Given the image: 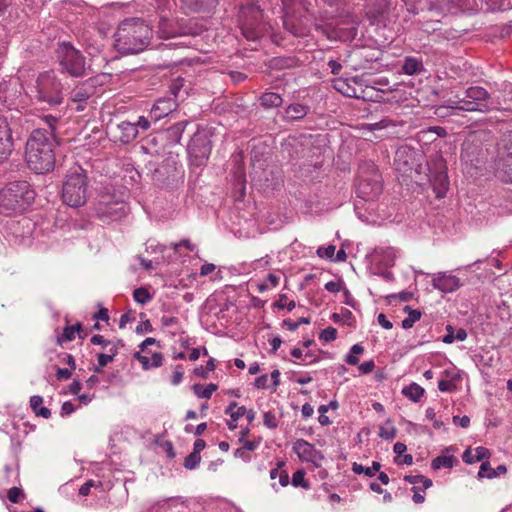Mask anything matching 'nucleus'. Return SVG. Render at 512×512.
I'll use <instances>...</instances> for the list:
<instances>
[{
	"label": "nucleus",
	"mask_w": 512,
	"mask_h": 512,
	"mask_svg": "<svg viewBox=\"0 0 512 512\" xmlns=\"http://www.w3.org/2000/svg\"><path fill=\"white\" fill-rule=\"evenodd\" d=\"M283 5L284 28L296 37L307 36L313 14L310 12L311 0H281Z\"/></svg>",
	"instance_id": "obj_3"
},
{
	"label": "nucleus",
	"mask_w": 512,
	"mask_h": 512,
	"mask_svg": "<svg viewBox=\"0 0 512 512\" xmlns=\"http://www.w3.org/2000/svg\"><path fill=\"white\" fill-rule=\"evenodd\" d=\"M197 30L189 25L171 20L162 14L158 23V35L160 38H174L182 35H195Z\"/></svg>",
	"instance_id": "obj_14"
},
{
	"label": "nucleus",
	"mask_w": 512,
	"mask_h": 512,
	"mask_svg": "<svg viewBox=\"0 0 512 512\" xmlns=\"http://www.w3.org/2000/svg\"><path fill=\"white\" fill-rule=\"evenodd\" d=\"M374 368H375V363L373 360L365 361L359 365V371L362 374H369L374 370Z\"/></svg>",
	"instance_id": "obj_61"
},
{
	"label": "nucleus",
	"mask_w": 512,
	"mask_h": 512,
	"mask_svg": "<svg viewBox=\"0 0 512 512\" xmlns=\"http://www.w3.org/2000/svg\"><path fill=\"white\" fill-rule=\"evenodd\" d=\"M82 329V326L80 323H77L73 326H66L63 330V333L61 336L57 338V342L59 344H62L64 342H69L75 339V333L80 332Z\"/></svg>",
	"instance_id": "obj_38"
},
{
	"label": "nucleus",
	"mask_w": 512,
	"mask_h": 512,
	"mask_svg": "<svg viewBox=\"0 0 512 512\" xmlns=\"http://www.w3.org/2000/svg\"><path fill=\"white\" fill-rule=\"evenodd\" d=\"M178 104L171 97H162L156 100L150 111V117L156 122L176 110Z\"/></svg>",
	"instance_id": "obj_18"
},
{
	"label": "nucleus",
	"mask_w": 512,
	"mask_h": 512,
	"mask_svg": "<svg viewBox=\"0 0 512 512\" xmlns=\"http://www.w3.org/2000/svg\"><path fill=\"white\" fill-rule=\"evenodd\" d=\"M128 205L122 199H116L109 193L100 195L96 215L104 223L121 220L128 213Z\"/></svg>",
	"instance_id": "obj_10"
},
{
	"label": "nucleus",
	"mask_w": 512,
	"mask_h": 512,
	"mask_svg": "<svg viewBox=\"0 0 512 512\" xmlns=\"http://www.w3.org/2000/svg\"><path fill=\"white\" fill-rule=\"evenodd\" d=\"M308 113V107L299 103L289 105L285 110V117L288 120H300Z\"/></svg>",
	"instance_id": "obj_27"
},
{
	"label": "nucleus",
	"mask_w": 512,
	"mask_h": 512,
	"mask_svg": "<svg viewBox=\"0 0 512 512\" xmlns=\"http://www.w3.org/2000/svg\"><path fill=\"white\" fill-rule=\"evenodd\" d=\"M402 394L411 401L418 402L424 395V389L417 383H411L402 389Z\"/></svg>",
	"instance_id": "obj_31"
},
{
	"label": "nucleus",
	"mask_w": 512,
	"mask_h": 512,
	"mask_svg": "<svg viewBox=\"0 0 512 512\" xmlns=\"http://www.w3.org/2000/svg\"><path fill=\"white\" fill-rule=\"evenodd\" d=\"M352 471L358 475L365 474L368 477H373V471H371L370 467H364L356 462L352 465Z\"/></svg>",
	"instance_id": "obj_56"
},
{
	"label": "nucleus",
	"mask_w": 512,
	"mask_h": 512,
	"mask_svg": "<svg viewBox=\"0 0 512 512\" xmlns=\"http://www.w3.org/2000/svg\"><path fill=\"white\" fill-rule=\"evenodd\" d=\"M432 286L443 293H452L461 286V283L457 276L440 272L433 277Z\"/></svg>",
	"instance_id": "obj_16"
},
{
	"label": "nucleus",
	"mask_w": 512,
	"mask_h": 512,
	"mask_svg": "<svg viewBox=\"0 0 512 512\" xmlns=\"http://www.w3.org/2000/svg\"><path fill=\"white\" fill-rule=\"evenodd\" d=\"M466 0H433L431 1V9L450 10L452 5L463 4Z\"/></svg>",
	"instance_id": "obj_42"
},
{
	"label": "nucleus",
	"mask_w": 512,
	"mask_h": 512,
	"mask_svg": "<svg viewBox=\"0 0 512 512\" xmlns=\"http://www.w3.org/2000/svg\"><path fill=\"white\" fill-rule=\"evenodd\" d=\"M497 171L506 182H512V131L504 133L498 143Z\"/></svg>",
	"instance_id": "obj_11"
},
{
	"label": "nucleus",
	"mask_w": 512,
	"mask_h": 512,
	"mask_svg": "<svg viewBox=\"0 0 512 512\" xmlns=\"http://www.w3.org/2000/svg\"><path fill=\"white\" fill-rule=\"evenodd\" d=\"M187 125H188V121H180V122L174 124L172 127H170L169 133L174 138V140L176 142L180 141V138H181Z\"/></svg>",
	"instance_id": "obj_43"
},
{
	"label": "nucleus",
	"mask_w": 512,
	"mask_h": 512,
	"mask_svg": "<svg viewBox=\"0 0 512 512\" xmlns=\"http://www.w3.org/2000/svg\"><path fill=\"white\" fill-rule=\"evenodd\" d=\"M112 361L113 355H108L105 353L98 354V366L94 368V371L98 373L101 372V369Z\"/></svg>",
	"instance_id": "obj_53"
},
{
	"label": "nucleus",
	"mask_w": 512,
	"mask_h": 512,
	"mask_svg": "<svg viewBox=\"0 0 512 512\" xmlns=\"http://www.w3.org/2000/svg\"><path fill=\"white\" fill-rule=\"evenodd\" d=\"M133 298H134L135 302H137L141 305H145L152 299V295L149 293V291L146 288L139 287L134 290Z\"/></svg>",
	"instance_id": "obj_41"
},
{
	"label": "nucleus",
	"mask_w": 512,
	"mask_h": 512,
	"mask_svg": "<svg viewBox=\"0 0 512 512\" xmlns=\"http://www.w3.org/2000/svg\"><path fill=\"white\" fill-rule=\"evenodd\" d=\"M35 199V191L27 181H14L0 191V212L11 214L26 210Z\"/></svg>",
	"instance_id": "obj_4"
},
{
	"label": "nucleus",
	"mask_w": 512,
	"mask_h": 512,
	"mask_svg": "<svg viewBox=\"0 0 512 512\" xmlns=\"http://www.w3.org/2000/svg\"><path fill=\"white\" fill-rule=\"evenodd\" d=\"M470 454V450H466L463 454V460L466 463L472 464L478 461H482L490 456V452L485 447H477L475 449V454L473 455L472 459H468V455Z\"/></svg>",
	"instance_id": "obj_36"
},
{
	"label": "nucleus",
	"mask_w": 512,
	"mask_h": 512,
	"mask_svg": "<svg viewBox=\"0 0 512 512\" xmlns=\"http://www.w3.org/2000/svg\"><path fill=\"white\" fill-rule=\"evenodd\" d=\"M57 58L62 71L72 77L86 75V61L83 54L68 42H62L57 48Z\"/></svg>",
	"instance_id": "obj_7"
},
{
	"label": "nucleus",
	"mask_w": 512,
	"mask_h": 512,
	"mask_svg": "<svg viewBox=\"0 0 512 512\" xmlns=\"http://www.w3.org/2000/svg\"><path fill=\"white\" fill-rule=\"evenodd\" d=\"M217 388L218 386L214 383H210L206 387H203L201 384H194L192 387L195 395L203 399H210Z\"/></svg>",
	"instance_id": "obj_35"
},
{
	"label": "nucleus",
	"mask_w": 512,
	"mask_h": 512,
	"mask_svg": "<svg viewBox=\"0 0 512 512\" xmlns=\"http://www.w3.org/2000/svg\"><path fill=\"white\" fill-rule=\"evenodd\" d=\"M293 451L297 454L300 460L316 463L322 458L319 451L315 447L304 439H298L293 444Z\"/></svg>",
	"instance_id": "obj_17"
},
{
	"label": "nucleus",
	"mask_w": 512,
	"mask_h": 512,
	"mask_svg": "<svg viewBox=\"0 0 512 512\" xmlns=\"http://www.w3.org/2000/svg\"><path fill=\"white\" fill-rule=\"evenodd\" d=\"M392 4L391 0H380L375 8L368 7L366 15L371 20V23H375L379 18L390 8Z\"/></svg>",
	"instance_id": "obj_26"
},
{
	"label": "nucleus",
	"mask_w": 512,
	"mask_h": 512,
	"mask_svg": "<svg viewBox=\"0 0 512 512\" xmlns=\"http://www.w3.org/2000/svg\"><path fill=\"white\" fill-rule=\"evenodd\" d=\"M43 398L39 395H34L30 398V406L33 412L40 417L48 419L51 417V411L47 407L42 406Z\"/></svg>",
	"instance_id": "obj_28"
},
{
	"label": "nucleus",
	"mask_w": 512,
	"mask_h": 512,
	"mask_svg": "<svg viewBox=\"0 0 512 512\" xmlns=\"http://www.w3.org/2000/svg\"><path fill=\"white\" fill-rule=\"evenodd\" d=\"M382 192V186L377 179H360L357 185V194L366 201L376 199Z\"/></svg>",
	"instance_id": "obj_19"
},
{
	"label": "nucleus",
	"mask_w": 512,
	"mask_h": 512,
	"mask_svg": "<svg viewBox=\"0 0 512 512\" xmlns=\"http://www.w3.org/2000/svg\"><path fill=\"white\" fill-rule=\"evenodd\" d=\"M402 2L407 7L408 12L412 14H417L419 10L423 9V7H421L422 0H402Z\"/></svg>",
	"instance_id": "obj_51"
},
{
	"label": "nucleus",
	"mask_w": 512,
	"mask_h": 512,
	"mask_svg": "<svg viewBox=\"0 0 512 512\" xmlns=\"http://www.w3.org/2000/svg\"><path fill=\"white\" fill-rule=\"evenodd\" d=\"M486 133L482 132H472L465 139L462 144L461 150V159L466 162H478L480 156L484 154L482 141Z\"/></svg>",
	"instance_id": "obj_13"
},
{
	"label": "nucleus",
	"mask_w": 512,
	"mask_h": 512,
	"mask_svg": "<svg viewBox=\"0 0 512 512\" xmlns=\"http://www.w3.org/2000/svg\"><path fill=\"white\" fill-rule=\"evenodd\" d=\"M152 32L141 19H125L114 34V46L122 54H137L149 44Z\"/></svg>",
	"instance_id": "obj_2"
},
{
	"label": "nucleus",
	"mask_w": 512,
	"mask_h": 512,
	"mask_svg": "<svg viewBox=\"0 0 512 512\" xmlns=\"http://www.w3.org/2000/svg\"><path fill=\"white\" fill-rule=\"evenodd\" d=\"M438 389L441 392H451L455 389V384L451 380H440L438 382Z\"/></svg>",
	"instance_id": "obj_58"
},
{
	"label": "nucleus",
	"mask_w": 512,
	"mask_h": 512,
	"mask_svg": "<svg viewBox=\"0 0 512 512\" xmlns=\"http://www.w3.org/2000/svg\"><path fill=\"white\" fill-rule=\"evenodd\" d=\"M134 125L138 130L141 129L142 131H147L150 127V121L146 117L140 116Z\"/></svg>",
	"instance_id": "obj_64"
},
{
	"label": "nucleus",
	"mask_w": 512,
	"mask_h": 512,
	"mask_svg": "<svg viewBox=\"0 0 512 512\" xmlns=\"http://www.w3.org/2000/svg\"><path fill=\"white\" fill-rule=\"evenodd\" d=\"M95 89V80L90 78L71 91V100L75 103H84L95 93Z\"/></svg>",
	"instance_id": "obj_20"
},
{
	"label": "nucleus",
	"mask_w": 512,
	"mask_h": 512,
	"mask_svg": "<svg viewBox=\"0 0 512 512\" xmlns=\"http://www.w3.org/2000/svg\"><path fill=\"white\" fill-rule=\"evenodd\" d=\"M404 311L408 313V317L402 321V327L404 329H410L415 322L420 320L422 313L417 309H411L409 306H405Z\"/></svg>",
	"instance_id": "obj_37"
},
{
	"label": "nucleus",
	"mask_w": 512,
	"mask_h": 512,
	"mask_svg": "<svg viewBox=\"0 0 512 512\" xmlns=\"http://www.w3.org/2000/svg\"><path fill=\"white\" fill-rule=\"evenodd\" d=\"M363 352H364L363 346H361L360 344H354L350 348L349 354L346 355L345 361L349 365H357L359 363V359H358L357 355H360Z\"/></svg>",
	"instance_id": "obj_40"
},
{
	"label": "nucleus",
	"mask_w": 512,
	"mask_h": 512,
	"mask_svg": "<svg viewBox=\"0 0 512 512\" xmlns=\"http://www.w3.org/2000/svg\"><path fill=\"white\" fill-rule=\"evenodd\" d=\"M352 82L359 86V92L356 95V99H362L364 101L379 102L382 99L381 91L377 90L373 86L364 85L363 80L358 77H354Z\"/></svg>",
	"instance_id": "obj_21"
},
{
	"label": "nucleus",
	"mask_w": 512,
	"mask_h": 512,
	"mask_svg": "<svg viewBox=\"0 0 512 512\" xmlns=\"http://www.w3.org/2000/svg\"><path fill=\"white\" fill-rule=\"evenodd\" d=\"M55 136L44 128L35 129L26 143V162L37 174L53 170L55 165Z\"/></svg>",
	"instance_id": "obj_1"
},
{
	"label": "nucleus",
	"mask_w": 512,
	"mask_h": 512,
	"mask_svg": "<svg viewBox=\"0 0 512 512\" xmlns=\"http://www.w3.org/2000/svg\"><path fill=\"white\" fill-rule=\"evenodd\" d=\"M493 471L494 470L491 468L489 462H483L481 464V466H480V470L478 472V477L479 478H484V477L492 478L493 477V475H492Z\"/></svg>",
	"instance_id": "obj_55"
},
{
	"label": "nucleus",
	"mask_w": 512,
	"mask_h": 512,
	"mask_svg": "<svg viewBox=\"0 0 512 512\" xmlns=\"http://www.w3.org/2000/svg\"><path fill=\"white\" fill-rule=\"evenodd\" d=\"M337 337V330L334 327H327L326 329L322 330L319 338L320 340L324 342H331L334 341Z\"/></svg>",
	"instance_id": "obj_50"
},
{
	"label": "nucleus",
	"mask_w": 512,
	"mask_h": 512,
	"mask_svg": "<svg viewBox=\"0 0 512 512\" xmlns=\"http://www.w3.org/2000/svg\"><path fill=\"white\" fill-rule=\"evenodd\" d=\"M456 462L457 459L453 455H440L432 460L431 467L434 470L452 468Z\"/></svg>",
	"instance_id": "obj_32"
},
{
	"label": "nucleus",
	"mask_w": 512,
	"mask_h": 512,
	"mask_svg": "<svg viewBox=\"0 0 512 512\" xmlns=\"http://www.w3.org/2000/svg\"><path fill=\"white\" fill-rule=\"evenodd\" d=\"M283 465H284L283 462H279L277 467L271 469V471H270V478L272 480L277 478L279 480V485L281 487H285L289 483V476H288V473L282 469Z\"/></svg>",
	"instance_id": "obj_34"
},
{
	"label": "nucleus",
	"mask_w": 512,
	"mask_h": 512,
	"mask_svg": "<svg viewBox=\"0 0 512 512\" xmlns=\"http://www.w3.org/2000/svg\"><path fill=\"white\" fill-rule=\"evenodd\" d=\"M336 247L334 245H328L327 247H319L317 249V255L320 258L331 259L334 256Z\"/></svg>",
	"instance_id": "obj_52"
},
{
	"label": "nucleus",
	"mask_w": 512,
	"mask_h": 512,
	"mask_svg": "<svg viewBox=\"0 0 512 512\" xmlns=\"http://www.w3.org/2000/svg\"><path fill=\"white\" fill-rule=\"evenodd\" d=\"M212 150L210 135L205 130H198L188 144V154L194 165L200 166L209 158Z\"/></svg>",
	"instance_id": "obj_12"
},
{
	"label": "nucleus",
	"mask_w": 512,
	"mask_h": 512,
	"mask_svg": "<svg viewBox=\"0 0 512 512\" xmlns=\"http://www.w3.org/2000/svg\"><path fill=\"white\" fill-rule=\"evenodd\" d=\"M201 461V456L191 452L184 460V467L188 470L195 469Z\"/></svg>",
	"instance_id": "obj_45"
},
{
	"label": "nucleus",
	"mask_w": 512,
	"mask_h": 512,
	"mask_svg": "<svg viewBox=\"0 0 512 512\" xmlns=\"http://www.w3.org/2000/svg\"><path fill=\"white\" fill-rule=\"evenodd\" d=\"M13 150L12 131L6 118L0 116V163L8 159Z\"/></svg>",
	"instance_id": "obj_15"
},
{
	"label": "nucleus",
	"mask_w": 512,
	"mask_h": 512,
	"mask_svg": "<svg viewBox=\"0 0 512 512\" xmlns=\"http://www.w3.org/2000/svg\"><path fill=\"white\" fill-rule=\"evenodd\" d=\"M283 102L282 97L275 92H266L261 95L260 103L262 106L266 108H276L279 107Z\"/></svg>",
	"instance_id": "obj_30"
},
{
	"label": "nucleus",
	"mask_w": 512,
	"mask_h": 512,
	"mask_svg": "<svg viewBox=\"0 0 512 512\" xmlns=\"http://www.w3.org/2000/svg\"><path fill=\"white\" fill-rule=\"evenodd\" d=\"M239 22L242 34L248 40L258 39L266 31L265 24L262 22V12L255 4L241 6L239 11Z\"/></svg>",
	"instance_id": "obj_9"
},
{
	"label": "nucleus",
	"mask_w": 512,
	"mask_h": 512,
	"mask_svg": "<svg viewBox=\"0 0 512 512\" xmlns=\"http://www.w3.org/2000/svg\"><path fill=\"white\" fill-rule=\"evenodd\" d=\"M391 122L389 120L383 119L381 121L375 122V123H369L366 125V128L369 131H376L381 130L389 126Z\"/></svg>",
	"instance_id": "obj_57"
},
{
	"label": "nucleus",
	"mask_w": 512,
	"mask_h": 512,
	"mask_svg": "<svg viewBox=\"0 0 512 512\" xmlns=\"http://www.w3.org/2000/svg\"><path fill=\"white\" fill-rule=\"evenodd\" d=\"M446 335L443 337V342L446 344H451L455 340L458 341H464L467 338V332L465 329H458L456 332H454V329L451 325H448L446 327Z\"/></svg>",
	"instance_id": "obj_33"
},
{
	"label": "nucleus",
	"mask_w": 512,
	"mask_h": 512,
	"mask_svg": "<svg viewBox=\"0 0 512 512\" xmlns=\"http://www.w3.org/2000/svg\"><path fill=\"white\" fill-rule=\"evenodd\" d=\"M184 82H185L184 79L181 77H178V78L172 80V82L169 86V91L174 96L173 99L176 100V98L179 96V93L184 86Z\"/></svg>",
	"instance_id": "obj_47"
},
{
	"label": "nucleus",
	"mask_w": 512,
	"mask_h": 512,
	"mask_svg": "<svg viewBox=\"0 0 512 512\" xmlns=\"http://www.w3.org/2000/svg\"><path fill=\"white\" fill-rule=\"evenodd\" d=\"M292 484L295 487L301 486L304 488H308L309 485L305 480V472L303 470H297L292 475Z\"/></svg>",
	"instance_id": "obj_46"
},
{
	"label": "nucleus",
	"mask_w": 512,
	"mask_h": 512,
	"mask_svg": "<svg viewBox=\"0 0 512 512\" xmlns=\"http://www.w3.org/2000/svg\"><path fill=\"white\" fill-rule=\"evenodd\" d=\"M171 247L177 251L179 247H185L186 249H188L189 251H194L195 250V245L192 244L188 239H183L181 240L180 242L178 243H172L171 244Z\"/></svg>",
	"instance_id": "obj_59"
},
{
	"label": "nucleus",
	"mask_w": 512,
	"mask_h": 512,
	"mask_svg": "<svg viewBox=\"0 0 512 512\" xmlns=\"http://www.w3.org/2000/svg\"><path fill=\"white\" fill-rule=\"evenodd\" d=\"M134 358H136L142 364L144 370H148L151 368L150 358H148L147 356L142 355L140 352H135Z\"/></svg>",
	"instance_id": "obj_63"
},
{
	"label": "nucleus",
	"mask_w": 512,
	"mask_h": 512,
	"mask_svg": "<svg viewBox=\"0 0 512 512\" xmlns=\"http://www.w3.org/2000/svg\"><path fill=\"white\" fill-rule=\"evenodd\" d=\"M423 64L422 61L415 57H406L404 60V64L402 66V70L407 75H415L422 71Z\"/></svg>",
	"instance_id": "obj_29"
},
{
	"label": "nucleus",
	"mask_w": 512,
	"mask_h": 512,
	"mask_svg": "<svg viewBox=\"0 0 512 512\" xmlns=\"http://www.w3.org/2000/svg\"><path fill=\"white\" fill-rule=\"evenodd\" d=\"M153 330L152 324L149 320L142 321L137 327L135 332L137 334H143L147 332H151Z\"/></svg>",
	"instance_id": "obj_60"
},
{
	"label": "nucleus",
	"mask_w": 512,
	"mask_h": 512,
	"mask_svg": "<svg viewBox=\"0 0 512 512\" xmlns=\"http://www.w3.org/2000/svg\"><path fill=\"white\" fill-rule=\"evenodd\" d=\"M263 423L267 428L270 429H275L278 426L277 417L271 411H267L263 414Z\"/></svg>",
	"instance_id": "obj_49"
},
{
	"label": "nucleus",
	"mask_w": 512,
	"mask_h": 512,
	"mask_svg": "<svg viewBox=\"0 0 512 512\" xmlns=\"http://www.w3.org/2000/svg\"><path fill=\"white\" fill-rule=\"evenodd\" d=\"M62 199L70 207L82 206L87 199V177L78 167L67 174L62 187Z\"/></svg>",
	"instance_id": "obj_6"
},
{
	"label": "nucleus",
	"mask_w": 512,
	"mask_h": 512,
	"mask_svg": "<svg viewBox=\"0 0 512 512\" xmlns=\"http://www.w3.org/2000/svg\"><path fill=\"white\" fill-rule=\"evenodd\" d=\"M274 306L278 309L287 308L288 311H292L296 304L293 300L287 302V296L285 294L280 295L279 300L274 303Z\"/></svg>",
	"instance_id": "obj_48"
},
{
	"label": "nucleus",
	"mask_w": 512,
	"mask_h": 512,
	"mask_svg": "<svg viewBox=\"0 0 512 512\" xmlns=\"http://www.w3.org/2000/svg\"><path fill=\"white\" fill-rule=\"evenodd\" d=\"M447 106L438 108V112L443 109H451L452 113L456 111L482 112L486 113L494 109L489 92L480 86L468 87L462 95L457 94L454 100H449Z\"/></svg>",
	"instance_id": "obj_5"
},
{
	"label": "nucleus",
	"mask_w": 512,
	"mask_h": 512,
	"mask_svg": "<svg viewBox=\"0 0 512 512\" xmlns=\"http://www.w3.org/2000/svg\"><path fill=\"white\" fill-rule=\"evenodd\" d=\"M62 83L54 71L41 73L36 80V98L49 106L59 105L62 100Z\"/></svg>",
	"instance_id": "obj_8"
},
{
	"label": "nucleus",
	"mask_w": 512,
	"mask_h": 512,
	"mask_svg": "<svg viewBox=\"0 0 512 512\" xmlns=\"http://www.w3.org/2000/svg\"><path fill=\"white\" fill-rule=\"evenodd\" d=\"M255 412L252 409H247L245 406L237 408L235 413L231 414L233 422H237L240 417L245 416L249 423H252L255 419Z\"/></svg>",
	"instance_id": "obj_39"
},
{
	"label": "nucleus",
	"mask_w": 512,
	"mask_h": 512,
	"mask_svg": "<svg viewBox=\"0 0 512 512\" xmlns=\"http://www.w3.org/2000/svg\"><path fill=\"white\" fill-rule=\"evenodd\" d=\"M183 8L190 13L208 12L214 8L218 0H181Z\"/></svg>",
	"instance_id": "obj_23"
},
{
	"label": "nucleus",
	"mask_w": 512,
	"mask_h": 512,
	"mask_svg": "<svg viewBox=\"0 0 512 512\" xmlns=\"http://www.w3.org/2000/svg\"><path fill=\"white\" fill-rule=\"evenodd\" d=\"M379 436L385 440H392L396 436V429L393 426L380 427Z\"/></svg>",
	"instance_id": "obj_54"
},
{
	"label": "nucleus",
	"mask_w": 512,
	"mask_h": 512,
	"mask_svg": "<svg viewBox=\"0 0 512 512\" xmlns=\"http://www.w3.org/2000/svg\"><path fill=\"white\" fill-rule=\"evenodd\" d=\"M90 342L95 345H102L103 347H108L111 344V341L106 340L102 335L96 334L93 335L90 339Z\"/></svg>",
	"instance_id": "obj_62"
},
{
	"label": "nucleus",
	"mask_w": 512,
	"mask_h": 512,
	"mask_svg": "<svg viewBox=\"0 0 512 512\" xmlns=\"http://www.w3.org/2000/svg\"><path fill=\"white\" fill-rule=\"evenodd\" d=\"M431 185L437 198H443L449 188L448 176L445 171L435 172L431 176Z\"/></svg>",
	"instance_id": "obj_22"
},
{
	"label": "nucleus",
	"mask_w": 512,
	"mask_h": 512,
	"mask_svg": "<svg viewBox=\"0 0 512 512\" xmlns=\"http://www.w3.org/2000/svg\"><path fill=\"white\" fill-rule=\"evenodd\" d=\"M120 132L119 140L122 143H130L138 136V129L132 122L122 121L117 125Z\"/></svg>",
	"instance_id": "obj_24"
},
{
	"label": "nucleus",
	"mask_w": 512,
	"mask_h": 512,
	"mask_svg": "<svg viewBox=\"0 0 512 512\" xmlns=\"http://www.w3.org/2000/svg\"><path fill=\"white\" fill-rule=\"evenodd\" d=\"M359 21L357 19H353L348 27H338V30L334 33V35L328 34V38L330 39H342L347 40L350 38H354L357 34V25Z\"/></svg>",
	"instance_id": "obj_25"
},
{
	"label": "nucleus",
	"mask_w": 512,
	"mask_h": 512,
	"mask_svg": "<svg viewBox=\"0 0 512 512\" xmlns=\"http://www.w3.org/2000/svg\"><path fill=\"white\" fill-rule=\"evenodd\" d=\"M7 497L12 503H19L25 498V494L21 488L12 487L8 490Z\"/></svg>",
	"instance_id": "obj_44"
}]
</instances>
